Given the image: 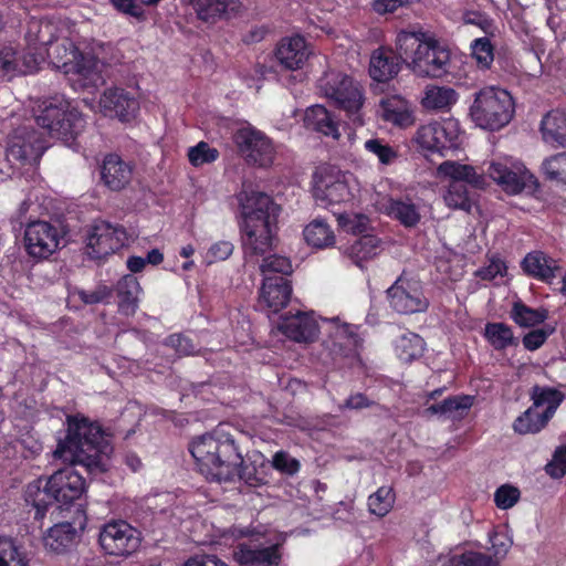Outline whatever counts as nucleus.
<instances>
[{
    "instance_id": "obj_33",
    "label": "nucleus",
    "mask_w": 566,
    "mask_h": 566,
    "mask_svg": "<svg viewBox=\"0 0 566 566\" xmlns=\"http://www.w3.org/2000/svg\"><path fill=\"white\" fill-rule=\"evenodd\" d=\"M116 289L119 297V310L126 315L134 314L142 291L138 280L130 274L124 275L118 281Z\"/></svg>"
},
{
    "instance_id": "obj_51",
    "label": "nucleus",
    "mask_w": 566,
    "mask_h": 566,
    "mask_svg": "<svg viewBox=\"0 0 566 566\" xmlns=\"http://www.w3.org/2000/svg\"><path fill=\"white\" fill-rule=\"evenodd\" d=\"M520 490L511 484H503L499 486L494 493L495 505L501 510H509L513 507L520 500Z\"/></svg>"
},
{
    "instance_id": "obj_3",
    "label": "nucleus",
    "mask_w": 566,
    "mask_h": 566,
    "mask_svg": "<svg viewBox=\"0 0 566 566\" xmlns=\"http://www.w3.org/2000/svg\"><path fill=\"white\" fill-rule=\"evenodd\" d=\"M439 172L450 178L444 201L448 207L471 211L473 199L469 187L484 189L489 186L488 178L496 182L503 191L517 195L525 188L538 186L536 177L521 163L492 161L486 172L467 164L447 160L439 166Z\"/></svg>"
},
{
    "instance_id": "obj_32",
    "label": "nucleus",
    "mask_w": 566,
    "mask_h": 566,
    "mask_svg": "<svg viewBox=\"0 0 566 566\" xmlns=\"http://www.w3.org/2000/svg\"><path fill=\"white\" fill-rule=\"evenodd\" d=\"M306 243L316 249L333 247L336 242L334 231L322 218L312 220L303 230Z\"/></svg>"
},
{
    "instance_id": "obj_59",
    "label": "nucleus",
    "mask_w": 566,
    "mask_h": 566,
    "mask_svg": "<svg viewBox=\"0 0 566 566\" xmlns=\"http://www.w3.org/2000/svg\"><path fill=\"white\" fill-rule=\"evenodd\" d=\"M114 8L133 18H136L138 20L144 18L145 10L143 8V3L137 0H111Z\"/></svg>"
},
{
    "instance_id": "obj_21",
    "label": "nucleus",
    "mask_w": 566,
    "mask_h": 566,
    "mask_svg": "<svg viewBox=\"0 0 566 566\" xmlns=\"http://www.w3.org/2000/svg\"><path fill=\"white\" fill-rule=\"evenodd\" d=\"M523 272L537 281L552 283L560 270L558 262L543 251L528 252L521 262Z\"/></svg>"
},
{
    "instance_id": "obj_31",
    "label": "nucleus",
    "mask_w": 566,
    "mask_h": 566,
    "mask_svg": "<svg viewBox=\"0 0 566 566\" xmlns=\"http://www.w3.org/2000/svg\"><path fill=\"white\" fill-rule=\"evenodd\" d=\"M192 6L200 20L213 22L238 8V0H182Z\"/></svg>"
},
{
    "instance_id": "obj_29",
    "label": "nucleus",
    "mask_w": 566,
    "mask_h": 566,
    "mask_svg": "<svg viewBox=\"0 0 566 566\" xmlns=\"http://www.w3.org/2000/svg\"><path fill=\"white\" fill-rule=\"evenodd\" d=\"M530 397L533 401L532 407L539 408L546 406L542 413L545 419L551 420L564 401L565 394L554 387L534 385L530 391Z\"/></svg>"
},
{
    "instance_id": "obj_48",
    "label": "nucleus",
    "mask_w": 566,
    "mask_h": 566,
    "mask_svg": "<svg viewBox=\"0 0 566 566\" xmlns=\"http://www.w3.org/2000/svg\"><path fill=\"white\" fill-rule=\"evenodd\" d=\"M338 227L354 235H365L368 229L369 218L361 213H337Z\"/></svg>"
},
{
    "instance_id": "obj_26",
    "label": "nucleus",
    "mask_w": 566,
    "mask_h": 566,
    "mask_svg": "<svg viewBox=\"0 0 566 566\" xmlns=\"http://www.w3.org/2000/svg\"><path fill=\"white\" fill-rule=\"evenodd\" d=\"M304 126L313 132L337 139L339 137L338 123L333 113L323 105H313L305 111Z\"/></svg>"
},
{
    "instance_id": "obj_39",
    "label": "nucleus",
    "mask_w": 566,
    "mask_h": 566,
    "mask_svg": "<svg viewBox=\"0 0 566 566\" xmlns=\"http://www.w3.org/2000/svg\"><path fill=\"white\" fill-rule=\"evenodd\" d=\"M379 248V240L376 235L365 234L358 237L348 248V255L358 266L363 262L374 258Z\"/></svg>"
},
{
    "instance_id": "obj_4",
    "label": "nucleus",
    "mask_w": 566,
    "mask_h": 566,
    "mask_svg": "<svg viewBox=\"0 0 566 566\" xmlns=\"http://www.w3.org/2000/svg\"><path fill=\"white\" fill-rule=\"evenodd\" d=\"M241 438L242 433L228 423L195 437L188 449L196 470L209 482L222 484L240 480L244 463Z\"/></svg>"
},
{
    "instance_id": "obj_40",
    "label": "nucleus",
    "mask_w": 566,
    "mask_h": 566,
    "mask_svg": "<svg viewBox=\"0 0 566 566\" xmlns=\"http://www.w3.org/2000/svg\"><path fill=\"white\" fill-rule=\"evenodd\" d=\"M395 502L394 488L382 485L368 496L367 505L370 514L384 517L392 510Z\"/></svg>"
},
{
    "instance_id": "obj_5",
    "label": "nucleus",
    "mask_w": 566,
    "mask_h": 566,
    "mask_svg": "<svg viewBox=\"0 0 566 566\" xmlns=\"http://www.w3.org/2000/svg\"><path fill=\"white\" fill-rule=\"evenodd\" d=\"M281 207L271 195L250 189V255L262 256L259 265L263 280L293 273L290 258L274 252L279 244L277 219Z\"/></svg>"
},
{
    "instance_id": "obj_45",
    "label": "nucleus",
    "mask_w": 566,
    "mask_h": 566,
    "mask_svg": "<svg viewBox=\"0 0 566 566\" xmlns=\"http://www.w3.org/2000/svg\"><path fill=\"white\" fill-rule=\"evenodd\" d=\"M220 153L217 148L210 146L207 142H199L187 150V158L192 167L199 168L203 165H210L217 161Z\"/></svg>"
},
{
    "instance_id": "obj_58",
    "label": "nucleus",
    "mask_w": 566,
    "mask_h": 566,
    "mask_svg": "<svg viewBox=\"0 0 566 566\" xmlns=\"http://www.w3.org/2000/svg\"><path fill=\"white\" fill-rule=\"evenodd\" d=\"M247 202H248V192L242 189L232 200H231V207L233 208L240 229L242 233L245 232L248 228V210H247Z\"/></svg>"
},
{
    "instance_id": "obj_62",
    "label": "nucleus",
    "mask_w": 566,
    "mask_h": 566,
    "mask_svg": "<svg viewBox=\"0 0 566 566\" xmlns=\"http://www.w3.org/2000/svg\"><path fill=\"white\" fill-rule=\"evenodd\" d=\"M182 566H228L224 562L212 555L195 556L185 562Z\"/></svg>"
},
{
    "instance_id": "obj_50",
    "label": "nucleus",
    "mask_w": 566,
    "mask_h": 566,
    "mask_svg": "<svg viewBox=\"0 0 566 566\" xmlns=\"http://www.w3.org/2000/svg\"><path fill=\"white\" fill-rule=\"evenodd\" d=\"M451 566H500L491 556L468 551L460 555H455L451 559Z\"/></svg>"
},
{
    "instance_id": "obj_15",
    "label": "nucleus",
    "mask_w": 566,
    "mask_h": 566,
    "mask_svg": "<svg viewBox=\"0 0 566 566\" xmlns=\"http://www.w3.org/2000/svg\"><path fill=\"white\" fill-rule=\"evenodd\" d=\"M390 307L399 314L426 312L429 306L420 282L400 275L387 290Z\"/></svg>"
},
{
    "instance_id": "obj_14",
    "label": "nucleus",
    "mask_w": 566,
    "mask_h": 566,
    "mask_svg": "<svg viewBox=\"0 0 566 566\" xmlns=\"http://www.w3.org/2000/svg\"><path fill=\"white\" fill-rule=\"evenodd\" d=\"M459 136L458 120L446 118L420 126L416 134V142L422 149L443 155V151L458 147Z\"/></svg>"
},
{
    "instance_id": "obj_46",
    "label": "nucleus",
    "mask_w": 566,
    "mask_h": 566,
    "mask_svg": "<svg viewBox=\"0 0 566 566\" xmlns=\"http://www.w3.org/2000/svg\"><path fill=\"white\" fill-rule=\"evenodd\" d=\"M542 169L546 179L566 185V151L546 158Z\"/></svg>"
},
{
    "instance_id": "obj_43",
    "label": "nucleus",
    "mask_w": 566,
    "mask_h": 566,
    "mask_svg": "<svg viewBox=\"0 0 566 566\" xmlns=\"http://www.w3.org/2000/svg\"><path fill=\"white\" fill-rule=\"evenodd\" d=\"M282 557V546L279 543L266 547H250V566H280Z\"/></svg>"
},
{
    "instance_id": "obj_23",
    "label": "nucleus",
    "mask_w": 566,
    "mask_h": 566,
    "mask_svg": "<svg viewBox=\"0 0 566 566\" xmlns=\"http://www.w3.org/2000/svg\"><path fill=\"white\" fill-rule=\"evenodd\" d=\"M78 538L77 530L69 522L54 524L43 535L44 548L53 554L61 555L70 552Z\"/></svg>"
},
{
    "instance_id": "obj_13",
    "label": "nucleus",
    "mask_w": 566,
    "mask_h": 566,
    "mask_svg": "<svg viewBox=\"0 0 566 566\" xmlns=\"http://www.w3.org/2000/svg\"><path fill=\"white\" fill-rule=\"evenodd\" d=\"M45 148L44 140L35 130L22 126L10 135L6 158L11 168L15 170L27 164H35Z\"/></svg>"
},
{
    "instance_id": "obj_53",
    "label": "nucleus",
    "mask_w": 566,
    "mask_h": 566,
    "mask_svg": "<svg viewBox=\"0 0 566 566\" xmlns=\"http://www.w3.org/2000/svg\"><path fill=\"white\" fill-rule=\"evenodd\" d=\"M507 272V265L501 258L493 255L490 263L485 266L478 269L474 276L482 281H492L496 276H504Z\"/></svg>"
},
{
    "instance_id": "obj_38",
    "label": "nucleus",
    "mask_w": 566,
    "mask_h": 566,
    "mask_svg": "<svg viewBox=\"0 0 566 566\" xmlns=\"http://www.w3.org/2000/svg\"><path fill=\"white\" fill-rule=\"evenodd\" d=\"M549 422L544 418L543 413L535 411V407L527 408L522 412L513 422L512 428L514 432L525 436L535 434L541 432Z\"/></svg>"
},
{
    "instance_id": "obj_55",
    "label": "nucleus",
    "mask_w": 566,
    "mask_h": 566,
    "mask_svg": "<svg viewBox=\"0 0 566 566\" xmlns=\"http://www.w3.org/2000/svg\"><path fill=\"white\" fill-rule=\"evenodd\" d=\"M233 252V245L229 241L213 243L203 255V262L211 265L219 261L227 260Z\"/></svg>"
},
{
    "instance_id": "obj_24",
    "label": "nucleus",
    "mask_w": 566,
    "mask_h": 566,
    "mask_svg": "<svg viewBox=\"0 0 566 566\" xmlns=\"http://www.w3.org/2000/svg\"><path fill=\"white\" fill-rule=\"evenodd\" d=\"M306 38H282L275 55L282 65L289 70H297L307 61L311 51Z\"/></svg>"
},
{
    "instance_id": "obj_47",
    "label": "nucleus",
    "mask_w": 566,
    "mask_h": 566,
    "mask_svg": "<svg viewBox=\"0 0 566 566\" xmlns=\"http://www.w3.org/2000/svg\"><path fill=\"white\" fill-rule=\"evenodd\" d=\"M365 150L377 157L379 164L389 166L398 158V151L381 138H370L364 144Z\"/></svg>"
},
{
    "instance_id": "obj_56",
    "label": "nucleus",
    "mask_w": 566,
    "mask_h": 566,
    "mask_svg": "<svg viewBox=\"0 0 566 566\" xmlns=\"http://www.w3.org/2000/svg\"><path fill=\"white\" fill-rule=\"evenodd\" d=\"M462 20L465 25H474L486 35H493V22L485 14L479 11H465Z\"/></svg>"
},
{
    "instance_id": "obj_9",
    "label": "nucleus",
    "mask_w": 566,
    "mask_h": 566,
    "mask_svg": "<svg viewBox=\"0 0 566 566\" xmlns=\"http://www.w3.org/2000/svg\"><path fill=\"white\" fill-rule=\"evenodd\" d=\"M319 87L355 124H364L360 115L365 102L364 90L352 76L340 72H327L319 80Z\"/></svg>"
},
{
    "instance_id": "obj_57",
    "label": "nucleus",
    "mask_w": 566,
    "mask_h": 566,
    "mask_svg": "<svg viewBox=\"0 0 566 566\" xmlns=\"http://www.w3.org/2000/svg\"><path fill=\"white\" fill-rule=\"evenodd\" d=\"M554 332V328H537L528 332L523 336L522 343L525 349L530 352L537 350L541 348L551 334Z\"/></svg>"
},
{
    "instance_id": "obj_44",
    "label": "nucleus",
    "mask_w": 566,
    "mask_h": 566,
    "mask_svg": "<svg viewBox=\"0 0 566 566\" xmlns=\"http://www.w3.org/2000/svg\"><path fill=\"white\" fill-rule=\"evenodd\" d=\"M247 535L244 527H232L223 534V543L233 547V557L241 565L248 564Z\"/></svg>"
},
{
    "instance_id": "obj_64",
    "label": "nucleus",
    "mask_w": 566,
    "mask_h": 566,
    "mask_svg": "<svg viewBox=\"0 0 566 566\" xmlns=\"http://www.w3.org/2000/svg\"><path fill=\"white\" fill-rule=\"evenodd\" d=\"M108 295L109 291L106 287H101L94 292H78L80 298L86 304L103 302Z\"/></svg>"
},
{
    "instance_id": "obj_7",
    "label": "nucleus",
    "mask_w": 566,
    "mask_h": 566,
    "mask_svg": "<svg viewBox=\"0 0 566 566\" xmlns=\"http://www.w3.org/2000/svg\"><path fill=\"white\" fill-rule=\"evenodd\" d=\"M32 111L38 125L57 139L69 140L84 127L77 107L61 95L35 101Z\"/></svg>"
},
{
    "instance_id": "obj_30",
    "label": "nucleus",
    "mask_w": 566,
    "mask_h": 566,
    "mask_svg": "<svg viewBox=\"0 0 566 566\" xmlns=\"http://www.w3.org/2000/svg\"><path fill=\"white\" fill-rule=\"evenodd\" d=\"M475 397L471 395H454L443 401L433 403L426 409L427 413L463 418L474 405Z\"/></svg>"
},
{
    "instance_id": "obj_10",
    "label": "nucleus",
    "mask_w": 566,
    "mask_h": 566,
    "mask_svg": "<svg viewBox=\"0 0 566 566\" xmlns=\"http://www.w3.org/2000/svg\"><path fill=\"white\" fill-rule=\"evenodd\" d=\"M22 242L25 253L32 260H46L65 245V231L49 221H30L24 227Z\"/></svg>"
},
{
    "instance_id": "obj_49",
    "label": "nucleus",
    "mask_w": 566,
    "mask_h": 566,
    "mask_svg": "<svg viewBox=\"0 0 566 566\" xmlns=\"http://www.w3.org/2000/svg\"><path fill=\"white\" fill-rule=\"evenodd\" d=\"M491 38H475L471 44L472 56L482 69H489L494 60V45Z\"/></svg>"
},
{
    "instance_id": "obj_16",
    "label": "nucleus",
    "mask_w": 566,
    "mask_h": 566,
    "mask_svg": "<svg viewBox=\"0 0 566 566\" xmlns=\"http://www.w3.org/2000/svg\"><path fill=\"white\" fill-rule=\"evenodd\" d=\"M139 533L124 521L107 523L99 533V544L104 552L114 556H126L139 546Z\"/></svg>"
},
{
    "instance_id": "obj_17",
    "label": "nucleus",
    "mask_w": 566,
    "mask_h": 566,
    "mask_svg": "<svg viewBox=\"0 0 566 566\" xmlns=\"http://www.w3.org/2000/svg\"><path fill=\"white\" fill-rule=\"evenodd\" d=\"M97 107L98 112L106 117L129 122L136 116L139 103L124 88L112 86L103 92Z\"/></svg>"
},
{
    "instance_id": "obj_8",
    "label": "nucleus",
    "mask_w": 566,
    "mask_h": 566,
    "mask_svg": "<svg viewBox=\"0 0 566 566\" xmlns=\"http://www.w3.org/2000/svg\"><path fill=\"white\" fill-rule=\"evenodd\" d=\"M515 113V103L504 88L486 86L474 94L470 115L481 128L499 130L506 126Z\"/></svg>"
},
{
    "instance_id": "obj_54",
    "label": "nucleus",
    "mask_w": 566,
    "mask_h": 566,
    "mask_svg": "<svg viewBox=\"0 0 566 566\" xmlns=\"http://www.w3.org/2000/svg\"><path fill=\"white\" fill-rule=\"evenodd\" d=\"M545 471L553 479H560L566 474V446L556 448Z\"/></svg>"
},
{
    "instance_id": "obj_52",
    "label": "nucleus",
    "mask_w": 566,
    "mask_h": 566,
    "mask_svg": "<svg viewBox=\"0 0 566 566\" xmlns=\"http://www.w3.org/2000/svg\"><path fill=\"white\" fill-rule=\"evenodd\" d=\"M272 467L280 473L285 475H294L301 469V463L297 459L293 458L286 451H277L272 459Z\"/></svg>"
},
{
    "instance_id": "obj_41",
    "label": "nucleus",
    "mask_w": 566,
    "mask_h": 566,
    "mask_svg": "<svg viewBox=\"0 0 566 566\" xmlns=\"http://www.w3.org/2000/svg\"><path fill=\"white\" fill-rule=\"evenodd\" d=\"M21 545L10 537L0 536V566H27Z\"/></svg>"
},
{
    "instance_id": "obj_22",
    "label": "nucleus",
    "mask_w": 566,
    "mask_h": 566,
    "mask_svg": "<svg viewBox=\"0 0 566 566\" xmlns=\"http://www.w3.org/2000/svg\"><path fill=\"white\" fill-rule=\"evenodd\" d=\"M400 54H395L392 50L379 48L370 56L369 75L378 83H387L392 80L400 71Z\"/></svg>"
},
{
    "instance_id": "obj_36",
    "label": "nucleus",
    "mask_w": 566,
    "mask_h": 566,
    "mask_svg": "<svg viewBox=\"0 0 566 566\" xmlns=\"http://www.w3.org/2000/svg\"><path fill=\"white\" fill-rule=\"evenodd\" d=\"M483 336L495 350L517 345L512 327L502 322L486 323Z\"/></svg>"
},
{
    "instance_id": "obj_42",
    "label": "nucleus",
    "mask_w": 566,
    "mask_h": 566,
    "mask_svg": "<svg viewBox=\"0 0 566 566\" xmlns=\"http://www.w3.org/2000/svg\"><path fill=\"white\" fill-rule=\"evenodd\" d=\"M457 102V93L451 87L433 86L428 88L422 104L430 109H444Z\"/></svg>"
},
{
    "instance_id": "obj_61",
    "label": "nucleus",
    "mask_w": 566,
    "mask_h": 566,
    "mask_svg": "<svg viewBox=\"0 0 566 566\" xmlns=\"http://www.w3.org/2000/svg\"><path fill=\"white\" fill-rule=\"evenodd\" d=\"M336 336L346 339L347 345L357 346L360 340L354 326L350 324H342L336 327Z\"/></svg>"
},
{
    "instance_id": "obj_19",
    "label": "nucleus",
    "mask_w": 566,
    "mask_h": 566,
    "mask_svg": "<svg viewBox=\"0 0 566 566\" xmlns=\"http://www.w3.org/2000/svg\"><path fill=\"white\" fill-rule=\"evenodd\" d=\"M292 291V284L287 277H266L262 282L258 306L261 310H268L269 313H277L290 303Z\"/></svg>"
},
{
    "instance_id": "obj_35",
    "label": "nucleus",
    "mask_w": 566,
    "mask_h": 566,
    "mask_svg": "<svg viewBox=\"0 0 566 566\" xmlns=\"http://www.w3.org/2000/svg\"><path fill=\"white\" fill-rule=\"evenodd\" d=\"M387 213L405 228L416 227L421 218L418 207L410 199H390Z\"/></svg>"
},
{
    "instance_id": "obj_11",
    "label": "nucleus",
    "mask_w": 566,
    "mask_h": 566,
    "mask_svg": "<svg viewBox=\"0 0 566 566\" xmlns=\"http://www.w3.org/2000/svg\"><path fill=\"white\" fill-rule=\"evenodd\" d=\"M313 195L324 208L339 206L353 199L346 174L332 165L316 168L313 176Z\"/></svg>"
},
{
    "instance_id": "obj_37",
    "label": "nucleus",
    "mask_w": 566,
    "mask_h": 566,
    "mask_svg": "<svg viewBox=\"0 0 566 566\" xmlns=\"http://www.w3.org/2000/svg\"><path fill=\"white\" fill-rule=\"evenodd\" d=\"M395 349L400 360L410 363L422 356L424 340L420 335L408 332L398 337Z\"/></svg>"
},
{
    "instance_id": "obj_12",
    "label": "nucleus",
    "mask_w": 566,
    "mask_h": 566,
    "mask_svg": "<svg viewBox=\"0 0 566 566\" xmlns=\"http://www.w3.org/2000/svg\"><path fill=\"white\" fill-rule=\"evenodd\" d=\"M128 242V233L120 224L96 220L85 232V252L94 260L116 253Z\"/></svg>"
},
{
    "instance_id": "obj_63",
    "label": "nucleus",
    "mask_w": 566,
    "mask_h": 566,
    "mask_svg": "<svg viewBox=\"0 0 566 566\" xmlns=\"http://www.w3.org/2000/svg\"><path fill=\"white\" fill-rule=\"evenodd\" d=\"M374 403H375L374 401L369 400L368 397L361 392L350 395L345 400V407L348 409H355V410H360L364 408L371 407Z\"/></svg>"
},
{
    "instance_id": "obj_25",
    "label": "nucleus",
    "mask_w": 566,
    "mask_h": 566,
    "mask_svg": "<svg viewBox=\"0 0 566 566\" xmlns=\"http://www.w3.org/2000/svg\"><path fill=\"white\" fill-rule=\"evenodd\" d=\"M379 112L381 118L392 125L408 127L413 124L411 104L400 95L381 98Z\"/></svg>"
},
{
    "instance_id": "obj_2",
    "label": "nucleus",
    "mask_w": 566,
    "mask_h": 566,
    "mask_svg": "<svg viewBox=\"0 0 566 566\" xmlns=\"http://www.w3.org/2000/svg\"><path fill=\"white\" fill-rule=\"evenodd\" d=\"M46 60L60 69L75 88H96L105 83V63L94 49L75 43L73 38H54L46 43L30 38L20 45L0 43V75L32 73Z\"/></svg>"
},
{
    "instance_id": "obj_1",
    "label": "nucleus",
    "mask_w": 566,
    "mask_h": 566,
    "mask_svg": "<svg viewBox=\"0 0 566 566\" xmlns=\"http://www.w3.org/2000/svg\"><path fill=\"white\" fill-rule=\"evenodd\" d=\"M113 448L101 426L84 416L67 417V434L54 451V457L70 462L49 478H39L27 485L25 501L44 510L50 503L66 506L80 500L86 491L84 478L74 468L81 464L91 474L111 468Z\"/></svg>"
},
{
    "instance_id": "obj_60",
    "label": "nucleus",
    "mask_w": 566,
    "mask_h": 566,
    "mask_svg": "<svg viewBox=\"0 0 566 566\" xmlns=\"http://www.w3.org/2000/svg\"><path fill=\"white\" fill-rule=\"evenodd\" d=\"M167 344L174 347L179 355H191L195 353L190 339L181 335L169 336Z\"/></svg>"
},
{
    "instance_id": "obj_6",
    "label": "nucleus",
    "mask_w": 566,
    "mask_h": 566,
    "mask_svg": "<svg viewBox=\"0 0 566 566\" xmlns=\"http://www.w3.org/2000/svg\"><path fill=\"white\" fill-rule=\"evenodd\" d=\"M396 49L418 76L442 77L448 72L450 50L436 38H397Z\"/></svg>"
},
{
    "instance_id": "obj_27",
    "label": "nucleus",
    "mask_w": 566,
    "mask_h": 566,
    "mask_svg": "<svg viewBox=\"0 0 566 566\" xmlns=\"http://www.w3.org/2000/svg\"><path fill=\"white\" fill-rule=\"evenodd\" d=\"M275 156L276 149L271 138L250 125V166L270 168Z\"/></svg>"
},
{
    "instance_id": "obj_20",
    "label": "nucleus",
    "mask_w": 566,
    "mask_h": 566,
    "mask_svg": "<svg viewBox=\"0 0 566 566\" xmlns=\"http://www.w3.org/2000/svg\"><path fill=\"white\" fill-rule=\"evenodd\" d=\"M133 178V166L115 154L107 155L101 166V179L111 190L125 188Z\"/></svg>"
},
{
    "instance_id": "obj_18",
    "label": "nucleus",
    "mask_w": 566,
    "mask_h": 566,
    "mask_svg": "<svg viewBox=\"0 0 566 566\" xmlns=\"http://www.w3.org/2000/svg\"><path fill=\"white\" fill-rule=\"evenodd\" d=\"M279 329L296 343H313L319 334V326L312 313L297 311L281 317Z\"/></svg>"
},
{
    "instance_id": "obj_34",
    "label": "nucleus",
    "mask_w": 566,
    "mask_h": 566,
    "mask_svg": "<svg viewBox=\"0 0 566 566\" xmlns=\"http://www.w3.org/2000/svg\"><path fill=\"white\" fill-rule=\"evenodd\" d=\"M510 316L521 327H534L548 318V310L545 307L532 308L518 300L513 303Z\"/></svg>"
},
{
    "instance_id": "obj_28",
    "label": "nucleus",
    "mask_w": 566,
    "mask_h": 566,
    "mask_svg": "<svg viewBox=\"0 0 566 566\" xmlns=\"http://www.w3.org/2000/svg\"><path fill=\"white\" fill-rule=\"evenodd\" d=\"M543 140L554 147H566V114L559 109L548 112L541 120Z\"/></svg>"
}]
</instances>
